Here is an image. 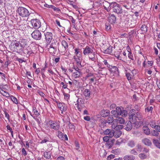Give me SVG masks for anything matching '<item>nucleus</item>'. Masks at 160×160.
<instances>
[{
    "mask_svg": "<svg viewBox=\"0 0 160 160\" xmlns=\"http://www.w3.org/2000/svg\"><path fill=\"white\" fill-rule=\"evenodd\" d=\"M23 52L25 53H27L29 55H30L32 52V50L29 47H28L27 48L24 49Z\"/></svg>",
    "mask_w": 160,
    "mask_h": 160,
    "instance_id": "26",
    "label": "nucleus"
},
{
    "mask_svg": "<svg viewBox=\"0 0 160 160\" xmlns=\"http://www.w3.org/2000/svg\"><path fill=\"white\" fill-rule=\"evenodd\" d=\"M122 134V132L120 130H118L114 132V135L113 136L115 138H118L121 136Z\"/></svg>",
    "mask_w": 160,
    "mask_h": 160,
    "instance_id": "27",
    "label": "nucleus"
},
{
    "mask_svg": "<svg viewBox=\"0 0 160 160\" xmlns=\"http://www.w3.org/2000/svg\"><path fill=\"white\" fill-rule=\"evenodd\" d=\"M114 119L112 116H109L108 119V122L109 123H111L113 122Z\"/></svg>",
    "mask_w": 160,
    "mask_h": 160,
    "instance_id": "52",
    "label": "nucleus"
},
{
    "mask_svg": "<svg viewBox=\"0 0 160 160\" xmlns=\"http://www.w3.org/2000/svg\"><path fill=\"white\" fill-rule=\"evenodd\" d=\"M83 54L84 55H88L90 60L95 61L96 58L95 57V52L93 49L89 46H87L83 48Z\"/></svg>",
    "mask_w": 160,
    "mask_h": 160,
    "instance_id": "1",
    "label": "nucleus"
},
{
    "mask_svg": "<svg viewBox=\"0 0 160 160\" xmlns=\"http://www.w3.org/2000/svg\"><path fill=\"white\" fill-rule=\"evenodd\" d=\"M115 155H114L111 154L107 158L108 160H110L112 158H114Z\"/></svg>",
    "mask_w": 160,
    "mask_h": 160,
    "instance_id": "58",
    "label": "nucleus"
},
{
    "mask_svg": "<svg viewBox=\"0 0 160 160\" xmlns=\"http://www.w3.org/2000/svg\"><path fill=\"white\" fill-rule=\"evenodd\" d=\"M121 115L122 117H126L128 115V112L126 110H122Z\"/></svg>",
    "mask_w": 160,
    "mask_h": 160,
    "instance_id": "43",
    "label": "nucleus"
},
{
    "mask_svg": "<svg viewBox=\"0 0 160 160\" xmlns=\"http://www.w3.org/2000/svg\"><path fill=\"white\" fill-rule=\"evenodd\" d=\"M153 109V107L152 106H148L145 108V110L146 112H152Z\"/></svg>",
    "mask_w": 160,
    "mask_h": 160,
    "instance_id": "47",
    "label": "nucleus"
},
{
    "mask_svg": "<svg viewBox=\"0 0 160 160\" xmlns=\"http://www.w3.org/2000/svg\"><path fill=\"white\" fill-rule=\"evenodd\" d=\"M109 22L111 24L114 23L116 21V18L114 15L112 14L108 18Z\"/></svg>",
    "mask_w": 160,
    "mask_h": 160,
    "instance_id": "17",
    "label": "nucleus"
},
{
    "mask_svg": "<svg viewBox=\"0 0 160 160\" xmlns=\"http://www.w3.org/2000/svg\"><path fill=\"white\" fill-rule=\"evenodd\" d=\"M31 23L32 26L35 29H38L41 27V22L38 19H32Z\"/></svg>",
    "mask_w": 160,
    "mask_h": 160,
    "instance_id": "7",
    "label": "nucleus"
},
{
    "mask_svg": "<svg viewBox=\"0 0 160 160\" xmlns=\"http://www.w3.org/2000/svg\"><path fill=\"white\" fill-rule=\"evenodd\" d=\"M22 152L24 156H26L27 155L26 151L24 148H22Z\"/></svg>",
    "mask_w": 160,
    "mask_h": 160,
    "instance_id": "61",
    "label": "nucleus"
},
{
    "mask_svg": "<svg viewBox=\"0 0 160 160\" xmlns=\"http://www.w3.org/2000/svg\"><path fill=\"white\" fill-rule=\"evenodd\" d=\"M4 113L5 114V117L6 118H7L8 120H9L10 119V118L9 114L6 112H4Z\"/></svg>",
    "mask_w": 160,
    "mask_h": 160,
    "instance_id": "62",
    "label": "nucleus"
},
{
    "mask_svg": "<svg viewBox=\"0 0 160 160\" xmlns=\"http://www.w3.org/2000/svg\"><path fill=\"white\" fill-rule=\"evenodd\" d=\"M123 142L122 140L121 139H119L116 142V144L118 145H120Z\"/></svg>",
    "mask_w": 160,
    "mask_h": 160,
    "instance_id": "49",
    "label": "nucleus"
},
{
    "mask_svg": "<svg viewBox=\"0 0 160 160\" xmlns=\"http://www.w3.org/2000/svg\"><path fill=\"white\" fill-rule=\"evenodd\" d=\"M11 98L12 100L14 103L15 104L18 103L17 99L16 98L13 96H11Z\"/></svg>",
    "mask_w": 160,
    "mask_h": 160,
    "instance_id": "46",
    "label": "nucleus"
},
{
    "mask_svg": "<svg viewBox=\"0 0 160 160\" xmlns=\"http://www.w3.org/2000/svg\"><path fill=\"white\" fill-rule=\"evenodd\" d=\"M124 160H134L135 157L132 154L127 155L123 157Z\"/></svg>",
    "mask_w": 160,
    "mask_h": 160,
    "instance_id": "15",
    "label": "nucleus"
},
{
    "mask_svg": "<svg viewBox=\"0 0 160 160\" xmlns=\"http://www.w3.org/2000/svg\"><path fill=\"white\" fill-rule=\"evenodd\" d=\"M136 147L137 148V151H138L141 152L142 151V147L141 145L139 144H138L137 145Z\"/></svg>",
    "mask_w": 160,
    "mask_h": 160,
    "instance_id": "44",
    "label": "nucleus"
},
{
    "mask_svg": "<svg viewBox=\"0 0 160 160\" xmlns=\"http://www.w3.org/2000/svg\"><path fill=\"white\" fill-rule=\"evenodd\" d=\"M112 47L109 46L108 48L105 50H104V52L106 54H110L112 52Z\"/></svg>",
    "mask_w": 160,
    "mask_h": 160,
    "instance_id": "28",
    "label": "nucleus"
},
{
    "mask_svg": "<svg viewBox=\"0 0 160 160\" xmlns=\"http://www.w3.org/2000/svg\"><path fill=\"white\" fill-rule=\"evenodd\" d=\"M75 54L77 56H78L77 55L79 53V49L77 48H75Z\"/></svg>",
    "mask_w": 160,
    "mask_h": 160,
    "instance_id": "64",
    "label": "nucleus"
},
{
    "mask_svg": "<svg viewBox=\"0 0 160 160\" xmlns=\"http://www.w3.org/2000/svg\"><path fill=\"white\" fill-rule=\"evenodd\" d=\"M109 136H105L103 138V140L105 142H107L109 140Z\"/></svg>",
    "mask_w": 160,
    "mask_h": 160,
    "instance_id": "54",
    "label": "nucleus"
},
{
    "mask_svg": "<svg viewBox=\"0 0 160 160\" xmlns=\"http://www.w3.org/2000/svg\"><path fill=\"white\" fill-rule=\"evenodd\" d=\"M114 141L115 140L113 139L111 141H108L107 142V146L109 148H111L113 146Z\"/></svg>",
    "mask_w": 160,
    "mask_h": 160,
    "instance_id": "33",
    "label": "nucleus"
},
{
    "mask_svg": "<svg viewBox=\"0 0 160 160\" xmlns=\"http://www.w3.org/2000/svg\"><path fill=\"white\" fill-rule=\"evenodd\" d=\"M91 92V91L90 89H86L83 92V94L85 97L89 98L90 96Z\"/></svg>",
    "mask_w": 160,
    "mask_h": 160,
    "instance_id": "18",
    "label": "nucleus"
},
{
    "mask_svg": "<svg viewBox=\"0 0 160 160\" xmlns=\"http://www.w3.org/2000/svg\"><path fill=\"white\" fill-rule=\"evenodd\" d=\"M143 129L144 133L146 135H148L150 134V130L147 127L144 126L143 128Z\"/></svg>",
    "mask_w": 160,
    "mask_h": 160,
    "instance_id": "32",
    "label": "nucleus"
},
{
    "mask_svg": "<svg viewBox=\"0 0 160 160\" xmlns=\"http://www.w3.org/2000/svg\"><path fill=\"white\" fill-rule=\"evenodd\" d=\"M96 4H98L101 5H103L105 9L108 12L110 11V10L111 9V5L112 3H110L107 1H101L99 2H98L97 3L96 2L95 3H93L92 5V7L91 8H92L94 7L93 5H94Z\"/></svg>",
    "mask_w": 160,
    "mask_h": 160,
    "instance_id": "2",
    "label": "nucleus"
},
{
    "mask_svg": "<svg viewBox=\"0 0 160 160\" xmlns=\"http://www.w3.org/2000/svg\"><path fill=\"white\" fill-rule=\"evenodd\" d=\"M110 69H113L114 70V71L115 72H117L118 73V68L114 66H112V67L111 68H109Z\"/></svg>",
    "mask_w": 160,
    "mask_h": 160,
    "instance_id": "53",
    "label": "nucleus"
},
{
    "mask_svg": "<svg viewBox=\"0 0 160 160\" xmlns=\"http://www.w3.org/2000/svg\"><path fill=\"white\" fill-rule=\"evenodd\" d=\"M111 9L114 12L117 14H121L122 12V9L119 5L115 2H112Z\"/></svg>",
    "mask_w": 160,
    "mask_h": 160,
    "instance_id": "4",
    "label": "nucleus"
},
{
    "mask_svg": "<svg viewBox=\"0 0 160 160\" xmlns=\"http://www.w3.org/2000/svg\"><path fill=\"white\" fill-rule=\"evenodd\" d=\"M129 53L128 55V57L131 59H133V56L132 54L130 52H128Z\"/></svg>",
    "mask_w": 160,
    "mask_h": 160,
    "instance_id": "55",
    "label": "nucleus"
},
{
    "mask_svg": "<svg viewBox=\"0 0 160 160\" xmlns=\"http://www.w3.org/2000/svg\"><path fill=\"white\" fill-rule=\"evenodd\" d=\"M84 119L87 121H89L90 120V118L89 116H87L84 117Z\"/></svg>",
    "mask_w": 160,
    "mask_h": 160,
    "instance_id": "63",
    "label": "nucleus"
},
{
    "mask_svg": "<svg viewBox=\"0 0 160 160\" xmlns=\"http://www.w3.org/2000/svg\"><path fill=\"white\" fill-rule=\"evenodd\" d=\"M48 50L51 53H55L56 52V48L53 47L52 45H50L48 48Z\"/></svg>",
    "mask_w": 160,
    "mask_h": 160,
    "instance_id": "34",
    "label": "nucleus"
},
{
    "mask_svg": "<svg viewBox=\"0 0 160 160\" xmlns=\"http://www.w3.org/2000/svg\"><path fill=\"white\" fill-rule=\"evenodd\" d=\"M32 38L36 40H40L42 38V34L39 30H35L31 34Z\"/></svg>",
    "mask_w": 160,
    "mask_h": 160,
    "instance_id": "5",
    "label": "nucleus"
},
{
    "mask_svg": "<svg viewBox=\"0 0 160 160\" xmlns=\"http://www.w3.org/2000/svg\"><path fill=\"white\" fill-rule=\"evenodd\" d=\"M50 8H52L53 9L54 11H58L59 9L58 8L55 7V6L53 5H50Z\"/></svg>",
    "mask_w": 160,
    "mask_h": 160,
    "instance_id": "59",
    "label": "nucleus"
},
{
    "mask_svg": "<svg viewBox=\"0 0 160 160\" xmlns=\"http://www.w3.org/2000/svg\"><path fill=\"white\" fill-rule=\"evenodd\" d=\"M103 64L107 66V67L110 68H111L112 65H110L109 63L108 62L107 60H104L102 61Z\"/></svg>",
    "mask_w": 160,
    "mask_h": 160,
    "instance_id": "36",
    "label": "nucleus"
},
{
    "mask_svg": "<svg viewBox=\"0 0 160 160\" xmlns=\"http://www.w3.org/2000/svg\"><path fill=\"white\" fill-rule=\"evenodd\" d=\"M138 156L140 158L142 159H145L147 157V155L144 153H141L138 155Z\"/></svg>",
    "mask_w": 160,
    "mask_h": 160,
    "instance_id": "40",
    "label": "nucleus"
},
{
    "mask_svg": "<svg viewBox=\"0 0 160 160\" xmlns=\"http://www.w3.org/2000/svg\"><path fill=\"white\" fill-rule=\"evenodd\" d=\"M53 35L52 33L49 32H44L45 41L48 44H49L52 39Z\"/></svg>",
    "mask_w": 160,
    "mask_h": 160,
    "instance_id": "8",
    "label": "nucleus"
},
{
    "mask_svg": "<svg viewBox=\"0 0 160 160\" xmlns=\"http://www.w3.org/2000/svg\"><path fill=\"white\" fill-rule=\"evenodd\" d=\"M152 135L153 136H157L158 135L159 133L157 131L155 130L152 131L151 132Z\"/></svg>",
    "mask_w": 160,
    "mask_h": 160,
    "instance_id": "50",
    "label": "nucleus"
},
{
    "mask_svg": "<svg viewBox=\"0 0 160 160\" xmlns=\"http://www.w3.org/2000/svg\"><path fill=\"white\" fill-rule=\"evenodd\" d=\"M114 122H117L118 124H123L125 122V120L122 118L118 116L116 118L114 119Z\"/></svg>",
    "mask_w": 160,
    "mask_h": 160,
    "instance_id": "12",
    "label": "nucleus"
},
{
    "mask_svg": "<svg viewBox=\"0 0 160 160\" xmlns=\"http://www.w3.org/2000/svg\"><path fill=\"white\" fill-rule=\"evenodd\" d=\"M83 101L82 98H78L77 100V103L75 104L76 105H77L78 110L79 111H81L80 107L82 104H83Z\"/></svg>",
    "mask_w": 160,
    "mask_h": 160,
    "instance_id": "14",
    "label": "nucleus"
},
{
    "mask_svg": "<svg viewBox=\"0 0 160 160\" xmlns=\"http://www.w3.org/2000/svg\"><path fill=\"white\" fill-rule=\"evenodd\" d=\"M130 153L134 155H137L138 154V153L134 149L131 150L130 151Z\"/></svg>",
    "mask_w": 160,
    "mask_h": 160,
    "instance_id": "51",
    "label": "nucleus"
},
{
    "mask_svg": "<svg viewBox=\"0 0 160 160\" xmlns=\"http://www.w3.org/2000/svg\"><path fill=\"white\" fill-rule=\"evenodd\" d=\"M112 123V124L111 127L113 129H115L118 125V122H114V119L113 120V122Z\"/></svg>",
    "mask_w": 160,
    "mask_h": 160,
    "instance_id": "37",
    "label": "nucleus"
},
{
    "mask_svg": "<svg viewBox=\"0 0 160 160\" xmlns=\"http://www.w3.org/2000/svg\"><path fill=\"white\" fill-rule=\"evenodd\" d=\"M19 44L18 43L15 42L11 46V49L13 51H15L16 49H18L17 48L19 47Z\"/></svg>",
    "mask_w": 160,
    "mask_h": 160,
    "instance_id": "25",
    "label": "nucleus"
},
{
    "mask_svg": "<svg viewBox=\"0 0 160 160\" xmlns=\"http://www.w3.org/2000/svg\"><path fill=\"white\" fill-rule=\"evenodd\" d=\"M135 145V142L134 141L130 140L127 142V145L131 148H133Z\"/></svg>",
    "mask_w": 160,
    "mask_h": 160,
    "instance_id": "22",
    "label": "nucleus"
},
{
    "mask_svg": "<svg viewBox=\"0 0 160 160\" xmlns=\"http://www.w3.org/2000/svg\"><path fill=\"white\" fill-rule=\"evenodd\" d=\"M101 116L105 117L108 116L109 114V111L108 110H102L100 112Z\"/></svg>",
    "mask_w": 160,
    "mask_h": 160,
    "instance_id": "20",
    "label": "nucleus"
},
{
    "mask_svg": "<svg viewBox=\"0 0 160 160\" xmlns=\"http://www.w3.org/2000/svg\"><path fill=\"white\" fill-rule=\"evenodd\" d=\"M1 90L4 92V93H3L2 92H1V91H0V93L3 96H6V97H9L10 96L9 93L6 91H4L3 90L1 89Z\"/></svg>",
    "mask_w": 160,
    "mask_h": 160,
    "instance_id": "41",
    "label": "nucleus"
},
{
    "mask_svg": "<svg viewBox=\"0 0 160 160\" xmlns=\"http://www.w3.org/2000/svg\"><path fill=\"white\" fill-rule=\"evenodd\" d=\"M108 70L105 68H100L98 70V73L99 74H101L102 75H105L107 73Z\"/></svg>",
    "mask_w": 160,
    "mask_h": 160,
    "instance_id": "16",
    "label": "nucleus"
},
{
    "mask_svg": "<svg viewBox=\"0 0 160 160\" xmlns=\"http://www.w3.org/2000/svg\"><path fill=\"white\" fill-rule=\"evenodd\" d=\"M17 12L18 14L22 17H27L30 15L28 10L23 7L18 8Z\"/></svg>",
    "mask_w": 160,
    "mask_h": 160,
    "instance_id": "3",
    "label": "nucleus"
},
{
    "mask_svg": "<svg viewBox=\"0 0 160 160\" xmlns=\"http://www.w3.org/2000/svg\"><path fill=\"white\" fill-rule=\"evenodd\" d=\"M126 76L128 80H129L132 78V75L128 72H126Z\"/></svg>",
    "mask_w": 160,
    "mask_h": 160,
    "instance_id": "45",
    "label": "nucleus"
},
{
    "mask_svg": "<svg viewBox=\"0 0 160 160\" xmlns=\"http://www.w3.org/2000/svg\"><path fill=\"white\" fill-rule=\"evenodd\" d=\"M58 106V107L60 110L62 112L65 111L67 110V107L65 104L63 102H59L56 101Z\"/></svg>",
    "mask_w": 160,
    "mask_h": 160,
    "instance_id": "9",
    "label": "nucleus"
},
{
    "mask_svg": "<svg viewBox=\"0 0 160 160\" xmlns=\"http://www.w3.org/2000/svg\"><path fill=\"white\" fill-rule=\"evenodd\" d=\"M123 109V108L122 107H117L116 108V111L118 116H120L121 115V112L122 110Z\"/></svg>",
    "mask_w": 160,
    "mask_h": 160,
    "instance_id": "30",
    "label": "nucleus"
},
{
    "mask_svg": "<svg viewBox=\"0 0 160 160\" xmlns=\"http://www.w3.org/2000/svg\"><path fill=\"white\" fill-rule=\"evenodd\" d=\"M114 131L110 129H107L104 131L103 133L105 135H108L110 138L112 137L114 135Z\"/></svg>",
    "mask_w": 160,
    "mask_h": 160,
    "instance_id": "11",
    "label": "nucleus"
},
{
    "mask_svg": "<svg viewBox=\"0 0 160 160\" xmlns=\"http://www.w3.org/2000/svg\"><path fill=\"white\" fill-rule=\"evenodd\" d=\"M129 122H132L133 123H138L137 122V120L136 118V115L134 113H132L131 112V113L130 112H129Z\"/></svg>",
    "mask_w": 160,
    "mask_h": 160,
    "instance_id": "10",
    "label": "nucleus"
},
{
    "mask_svg": "<svg viewBox=\"0 0 160 160\" xmlns=\"http://www.w3.org/2000/svg\"><path fill=\"white\" fill-rule=\"evenodd\" d=\"M142 141L144 144L148 146H150L152 144V142L150 140L147 138L143 139Z\"/></svg>",
    "mask_w": 160,
    "mask_h": 160,
    "instance_id": "21",
    "label": "nucleus"
},
{
    "mask_svg": "<svg viewBox=\"0 0 160 160\" xmlns=\"http://www.w3.org/2000/svg\"><path fill=\"white\" fill-rule=\"evenodd\" d=\"M62 45L64 47L65 50L67 51L68 48V45L66 41L65 40H62Z\"/></svg>",
    "mask_w": 160,
    "mask_h": 160,
    "instance_id": "31",
    "label": "nucleus"
},
{
    "mask_svg": "<svg viewBox=\"0 0 160 160\" xmlns=\"http://www.w3.org/2000/svg\"><path fill=\"white\" fill-rule=\"evenodd\" d=\"M154 144L158 148H160V143L156 139H153L152 140Z\"/></svg>",
    "mask_w": 160,
    "mask_h": 160,
    "instance_id": "29",
    "label": "nucleus"
},
{
    "mask_svg": "<svg viewBox=\"0 0 160 160\" xmlns=\"http://www.w3.org/2000/svg\"><path fill=\"white\" fill-rule=\"evenodd\" d=\"M150 126L153 128H155L157 126L156 123L154 121L152 120L149 122Z\"/></svg>",
    "mask_w": 160,
    "mask_h": 160,
    "instance_id": "38",
    "label": "nucleus"
},
{
    "mask_svg": "<svg viewBox=\"0 0 160 160\" xmlns=\"http://www.w3.org/2000/svg\"><path fill=\"white\" fill-rule=\"evenodd\" d=\"M141 29L143 33H145L148 31V27L146 25H143L142 26Z\"/></svg>",
    "mask_w": 160,
    "mask_h": 160,
    "instance_id": "35",
    "label": "nucleus"
},
{
    "mask_svg": "<svg viewBox=\"0 0 160 160\" xmlns=\"http://www.w3.org/2000/svg\"><path fill=\"white\" fill-rule=\"evenodd\" d=\"M137 118L138 120H140L142 118V115L140 112H138L136 113V118Z\"/></svg>",
    "mask_w": 160,
    "mask_h": 160,
    "instance_id": "42",
    "label": "nucleus"
},
{
    "mask_svg": "<svg viewBox=\"0 0 160 160\" xmlns=\"http://www.w3.org/2000/svg\"><path fill=\"white\" fill-rule=\"evenodd\" d=\"M80 58L78 56H74L73 58L74 59L75 62L77 63V66L80 67L81 66V61L80 59Z\"/></svg>",
    "mask_w": 160,
    "mask_h": 160,
    "instance_id": "19",
    "label": "nucleus"
},
{
    "mask_svg": "<svg viewBox=\"0 0 160 160\" xmlns=\"http://www.w3.org/2000/svg\"><path fill=\"white\" fill-rule=\"evenodd\" d=\"M133 123L131 122H127L126 123V127H125V129L127 131H129L131 130L132 128V124Z\"/></svg>",
    "mask_w": 160,
    "mask_h": 160,
    "instance_id": "13",
    "label": "nucleus"
},
{
    "mask_svg": "<svg viewBox=\"0 0 160 160\" xmlns=\"http://www.w3.org/2000/svg\"><path fill=\"white\" fill-rule=\"evenodd\" d=\"M50 128L55 130H58L60 127L59 123L55 121H50L49 122Z\"/></svg>",
    "mask_w": 160,
    "mask_h": 160,
    "instance_id": "6",
    "label": "nucleus"
},
{
    "mask_svg": "<svg viewBox=\"0 0 160 160\" xmlns=\"http://www.w3.org/2000/svg\"><path fill=\"white\" fill-rule=\"evenodd\" d=\"M32 111L34 114L36 116H38L40 115V113L38 112L37 109L35 107H33Z\"/></svg>",
    "mask_w": 160,
    "mask_h": 160,
    "instance_id": "39",
    "label": "nucleus"
},
{
    "mask_svg": "<svg viewBox=\"0 0 160 160\" xmlns=\"http://www.w3.org/2000/svg\"><path fill=\"white\" fill-rule=\"evenodd\" d=\"M79 68V67H78L77 66V67H76V66H73V68L75 69V70L76 71H81V70Z\"/></svg>",
    "mask_w": 160,
    "mask_h": 160,
    "instance_id": "57",
    "label": "nucleus"
},
{
    "mask_svg": "<svg viewBox=\"0 0 160 160\" xmlns=\"http://www.w3.org/2000/svg\"><path fill=\"white\" fill-rule=\"evenodd\" d=\"M81 71L74 72L72 73V76L75 78H79L81 75Z\"/></svg>",
    "mask_w": 160,
    "mask_h": 160,
    "instance_id": "23",
    "label": "nucleus"
},
{
    "mask_svg": "<svg viewBox=\"0 0 160 160\" xmlns=\"http://www.w3.org/2000/svg\"><path fill=\"white\" fill-rule=\"evenodd\" d=\"M111 114H112V116H113L114 117L117 118L118 116L116 111L115 110H112L111 112Z\"/></svg>",
    "mask_w": 160,
    "mask_h": 160,
    "instance_id": "48",
    "label": "nucleus"
},
{
    "mask_svg": "<svg viewBox=\"0 0 160 160\" xmlns=\"http://www.w3.org/2000/svg\"><path fill=\"white\" fill-rule=\"evenodd\" d=\"M49 142V140L48 139L45 138L43 140H42L40 142V143L41 144H43L44 143H46L47 142Z\"/></svg>",
    "mask_w": 160,
    "mask_h": 160,
    "instance_id": "56",
    "label": "nucleus"
},
{
    "mask_svg": "<svg viewBox=\"0 0 160 160\" xmlns=\"http://www.w3.org/2000/svg\"><path fill=\"white\" fill-rule=\"evenodd\" d=\"M7 129L8 130H9L10 132H12V128L9 125H8L6 126Z\"/></svg>",
    "mask_w": 160,
    "mask_h": 160,
    "instance_id": "60",
    "label": "nucleus"
},
{
    "mask_svg": "<svg viewBox=\"0 0 160 160\" xmlns=\"http://www.w3.org/2000/svg\"><path fill=\"white\" fill-rule=\"evenodd\" d=\"M44 157L46 159H49L51 157V153L50 151H46L43 153Z\"/></svg>",
    "mask_w": 160,
    "mask_h": 160,
    "instance_id": "24",
    "label": "nucleus"
}]
</instances>
